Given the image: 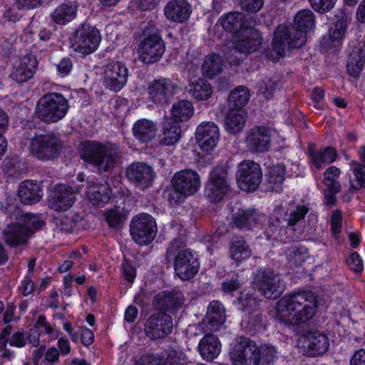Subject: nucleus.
I'll return each instance as SVG.
<instances>
[{"label":"nucleus","mask_w":365,"mask_h":365,"mask_svg":"<svg viewBox=\"0 0 365 365\" xmlns=\"http://www.w3.org/2000/svg\"><path fill=\"white\" fill-rule=\"evenodd\" d=\"M314 14L311 10L298 11L291 28L282 24L277 26L274 34L272 49L267 53V58L277 61L284 55L286 48L302 47L306 43L307 34L314 28Z\"/></svg>","instance_id":"nucleus-1"},{"label":"nucleus","mask_w":365,"mask_h":365,"mask_svg":"<svg viewBox=\"0 0 365 365\" xmlns=\"http://www.w3.org/2000/svg\"><path fill=\"white\" fill-rule=\"evenodd\" d=\"M317 309L316 296L311 292H299L284 296L277 305V318L287 324L305 323Z\"/></svg>","instance_id":"nucleus-2"},{"label":"nucleus","mask_w":365,"mask_h":365,"mask_svg":"<svg viewBox=\"0 0 365 365\" xmlns=\"http://www.w3.org/2000/svg\"><path fill=\"white\" fill-rule=\"evenodd\" d=\"M81 158L94 166L99 173L113 170L120 158L119 148L112 143L87 140L80 145Z\"/></svg>","instance_id":"nucleus-3"},{"label":"nucleus","mask_w":365,"mask_h":365,"mask_svg":"<svg viewBox=\"0 0 365 365\" xmlns=\"http://www.w3.org/2000/svg\"><path fill=\"white\" fill-rule=\"evenodd\" d=\"M165 257L168 262L174 259L175 274L182 280L193 278L199 271L200 263L184 240H173L167 248Z\"/></svg>","instance_id":"nucleus-4"},{"label":"nucleus","mask_w":365,"mask_h":365,"mask_svg":"<svg viewBox=\"0 0 365 365\" xmlns=\"http://www.w3.org/2000/svg\"><path fill=\"white\" fill-rule=\"evenodd\" d=\"M43 222L36 215L26 214L18 219V222L9 224L2 235L6 243L11 247L25 245L34 232L40 229Z\"/></svg>","instance_id":"nucleus-5"},{"label":"nucleus","mask_w":365,"mask_h":365,"mask_svg":"<svg viewBox=\"0 0 365 365\" xmlns=\"http://www.w3.org/2000/svg\"><path fill=\"white\" fill-rule=\"evenodd\" d=\"M68 107L67 100L62 95L48 93L39 99L36 115L43 122L56 123L66 115Z\"/></svg>","instance_id":"nucleus-6"},{"label":"nucleus","mask_w":365,"mask_h":365,"mask_svg":"<svg viewBox=\"0 0 365 365\" xmlns=\"http://www.w3.org/2000/svg\"><path fill=\"white\" fill-rule=\"evenodd\" d=\"M229 357L233 365H259V348L253 340L241 336L232 344Z\"/></svg>","instance_id":"nucleus-7"},{"label":"nucleus","mask_w":365,"mask_h":365,"mask_svg":"<svg viewBox=\"0 0 365 365\" xmlns=\"http://www.w3.org/2000/svg\"><path fill=\"white\" fill-rule=\"evenodd\" d=\"M200 181L199 175L192 170H182L175 174L172 179L173 190L170 192L169 200L175 202L180 200L181 196H189L195 193Z\"/></svg>","instance_id":"nucleus-8"},{"label":"nucleus","mask_w":365,"mask_h":365,"mask_svg":"<svg viewBox=\"0 0 365 365\" xmlns=\"http://www.w3.org/2000/svg\"><path fill=\"white\" fill-rule=\"evenodd\" d=\"M255 284L267 299H276L285 290V284L278 273L271 269H259L255 277Z\"/></svg>","instance_id":"nucleus-9"},{"label":"nucleus","mask_w":365,"mask_h":365,"mask_svg":"<svg viewBox=\"0 0 365 365\" xmlns=\"http://www.w3.org/2000/svg\"><path fill=\"white\" fill-rule=\"evenodd\" d=\"M155 219L149 214L142 213L133 218L130 231L133 240L139 245H148L157 234Z\"/></svg>","instance_id":"nucleus-10"},{"label":"nucleus","mask_w":365,"mask_h":365,"mask_svg":"<svg viewBox=\"0 0 365 365\" xmlns=\"http://www.w3.org/2000/svg\"><path fill=\"white\" fill-rule=\"evenodd\" d=\"M144 39L139 46L143 61L153 63L158 61L165 52V45L158 30L153 27L143 29Z\"/></svg>","instance_id":"nucleus-11"},{"label":"nucleus","mask_w":365,"mask_h":365,"mask_svg":"<svg viewBox=\"0 0 365 365\" xmlns=\"http://www.w3.org/2000/svg\"><path fill=\"white\" fill-rule=\"evenodd\" d=\"M62 148V141L54 135L34 137L29 145L30 152L40 160H53L57 158Z\"/></svg>","instance_id":"nucleus-12"},{"label":"nucleus","mask_w":365,"mask_h":365,"mask_svg":"<svg viewBox=\"0 0 365 365\" xmlns=\"http://www.w3.org/2000/svg\"><path fill=\"white\" fill-rule=\"evenodd\" d=\"M101 39L100 32L98 29L83 24L73 33L71 39L72 47L76 52L86 56L96 51Z\"/></svg>","instance_id":"nucleus-13"},{"label":"nucleus","mask_w":365,"mask_h":365,"mask_svg":"<svg viewBox=\"0 0 365 365\" xmlns=\"http://www.w3.org/2000/svg\"><path fill=\"white\" fill-rule=\"evenodd\" d=\"M236 178L241 190L255 191L262 180L261 167L253 160H245L238 165Z\"/></svg>","instance_id":"nucleus-14"},{"label":"nucleus","mask_w":365,"mask_h":365,"mask_svg":"<svg viewBox=\"0 0 365 365\" xmlns=\"http://www.w3.org/2000/svg\"><path fill=\"white\" fill-rule=\"evenodd\" d=\"M178 88V85L170 78L154 80L148 86V98L154 103L164 106L171 102Z\"/></svg>","instance_id":"nucleus-15"},{"label":"nucleus","mask_w":365,"mask_h":365,"mask_svg":"<svg viewBox=\"0 0 365 365\" xmlns=\"http://www.w3.org/2000/svg\"><path fill=\"white\" fill-rule=\"evenodd\" d=\"M271 130L264 125L254 126L249 129L244 138L247 150L251 153H262L269 150Z\"/></svg>","instance_id":"nucleus-16"},{"label":"nucleus","mask_w":365,"mask_h":365,"mask_svg":"<svg viewBox=\"0 0 365 365\" xmlns=\"http://www.w3.org/2000/svg\"><path fill=\"white\" fill-rule=\"evenodd\" d=\"M185 301L184 294L179 289H173L158 292L154 297L153 304L155 309L163 314H175L182 308Z\"/></svg>","instance_id":"nucleus-17"},{"label":"nucleus","mask_w":365,"mask_h":365,"mask_svg":"<svg viewBox=\"0 0 365 365\" xmlns=\"http://www.w3.org/2000/svg\"><path fill=\"white\" fill-rule=\"evenodd\" d=\"M298 346L304 355L315 357L327 352L329 341L324 334L313 331L302 336L299 339Z\"/></svg>","instance_id":"nucleus-18"},{"label":"nucleus","mask_w":365,"mask_h":365,"mask_svg":"<svg viewBox=\"0 0 365 365\" xmlns=\"http://www.w3.org/2000/svg\"><path fill=\"white\" fill-rule=\"evenodd\" d=\"M171 317L165 314L158 313L150 315L146 320L144 327L145 335L151 340L165 338L173 330Z\"/></svg>","instance_id":"nucleus-19"},{"label":"nucleus","mask_w":365,"mask_h":365,"mask_svg":"<svg viewBox=\"0 0 365 365\" xmlns=\"http://www.w3.org/2000/svg\"><path fill=\"white\" fill-rule=\"evenodd\" d=\"M227 171L222 167H216L210 173L205 188L207 197L212 202L220 201L229 190Z\"/></svg>","instance_id":"nucleus-20"},{"label":"nucleus","mask_w":365,"mask_h":365,"mask_svg":"<svg viewBox=\"0 0 365 365\" xmlns=\"http://www.w3.org/2000/svg\"><path fill=\"white\" fill-rule=\"evenodd\" d=\"M128 74V68L124 64L118 61L110 62L104 71V86L110 91H119L125 85Z\"/></svg>","instance_id":"nucleus-21"},{"label":"nucleus","mask_w":365,"mask_h":365,"mask_svg":"<svg viewBox=\"0 0 365 365\" xmlns=\"http://www.w3.org/2000/svg\"><path fill=\"white\" fill-rule=\"evenodd\" d=\"M126 176L136 187L144 190L152 185L153 170L144 163H133L127 169Z\"/></svg>","instance_id":"nucleus-22"},{"label":"nucleus","mask_w":365,"mask_h":365,"mask_svg":"<svg viewBox=\"0 0 365 365\" xmlns=\"http://www.w3.org/2000/svg\"><path fill=\"white\" fill-rule=\"evenodd\" d=\"M226 320L225 309L219 301H212L207 308V314L201 326L205 332L217 331Z\"/></svg>","instance_id":"nucleus-23"},{"label":"nucleus","mask_w":365,"mask_h":365,"mask_svg":"<svg viewBox=\"0 0 365 365\" xmlns=\"http://www.w3.org/2000/svg\"><path fill=\"white\" fill-rule=\"evenodd\" d=\"M195 137L199 146L204 151L212 150L220 138L219 128L214 123H201L196 129Z\"/></svg>","instance_id":"nucleus-24"},{"label":"nucleus","mask_w":365,"mask_h":365,"mask_svg":"<svg viewBox=\"0 0 365 365\" xmlns=\"http://www.w3.org/2000/svg\"><path fill=\"white\" fill-rule=\"evenodd\" d=\"M76 200L75 193L68 185H58L51 197L48 206L56 212H65L70 209Z\"/></svg>","instance_id":"nucleus-25"},{"label":"nucleus","mask_w":365,"mask_h":365,"mask_svg":"<svg viewBox=\"0 0 365 365\" xmlns=\"http://www.w3.org/2000/svg\"><path fill=\"white\" fill-rule=\"evenodd\" d=\"M262 41L257 31L252 29H246L234 43V48L242 53H253L259 48Z\"/></svg>","instance_id":"nucleus-26"},{"label":"nucleus","mask_w":365,"mask_h":365,"mask_svg":"<svg viewBox=\"0 0 365 365\" xmlns=\"http://www.w3.org/2000/svg\"><path fill=\"white\" fill-rule=\"evenodd\" d=\"M340 170L335 167L331 166L324 173V183L327 190L324 191V197L327 204L335 205L336 198V194L341 190V184L336 180L340 175Z\"/></svg>","instance_id":"nucleus-27"},{"label":"nucleus","mask_w":365,"mask_h":365,"mask_svg":"<svg viewBox=\"0 0 365 365\" xmlns=\"http://www.w3.org/2000/svg\"><path fill=\"white\" fill-rule=\"evenodd\" d=\"M191 12V6L186 0H171L165 7L167 19L178 23L187 21Z\"/></svg>","instance_id":"nucleus-28"},{"label":"nucleus","mask_w":365,"mask_h":365,"mask_svg":"<svg viewBox=\"0 0 365 365\" xmlns=\"http://www.w3.org/2000/svg\"><path fill=\"white\" fill-rule=\"evenodd\" d=\"M36 64L37 61L31 55L24 56L15 66L11 74V78L18 83L25 82L33 76Z\"/></svg>","instance_id":"nucleus-29"},{"label":"nucleus","mask_w":365,"mask_h":365,"mask_svg":"<svg viewBox=\"0 0 365 365\" xmlns=\"http://www.w3.org/2000/svg\"><path fill=\"white\" fill-rule=\"evenodd\" d=\"M197 348L201 357L209 361L220 354L221 344L216 336L207 334L200 339Z\"/></svg>","instance_id":"nucleus-30"},{"label":"nucleus","mask_w":365,"mask_h":365,"mask_svg":"<svg viewBox=\"0 0 365 365\" xmlns=\"http://www.w3.org/2000/svg\"><path fill=\"white\" fill-rule=\"evenodd\" d=\"M42 190L38 184L32 180H25L19 186L18 195L21 202L26 205L35 204L42 197Z\"/></svg>","instance_id":"nucleus-31"},{"label":"nucleus","mask_w":365,"mask_h":365,"mask_svg":"<svg viewBox=\"0 0 365 365\" xmlns=\"http://www.w3.org/2000/svg\"><path fill=\"white\" fill-rule=\"evenodd\" d=\"M259 215L253 208L240 209L232 215L233 225L240 230H250L258 223Z\"/></svg>","instance_id":"nucleus-32"},{"label":"nucleus","mask_w":365,"mask_h":365,"mask_svg":"<svg viewBox=\"0 0 365 365\" xmlns=\"http://www.w3.org/2000/svg\"><path fill=\"white\" fill-rule=\"evenodd\" d=\"M111 190L107 182L91 185L88 191L89 201L96 207H104L110 200Z\"/></svg>","instance_id":"nucleus-33"},{"label":"nucleus","mask_w":365,"mask_h":365,"mask_svg":"<svg viewBox=\"0 0 365 365\" xmlns=\"http://www.w3.org/2000/svg\"><path fill=\"white\" fill-rule=\"evenodd\" d=\"M190 95L197 101H206L212 93V87L202 78H192L187 86Z\"/></svg>","instance_id":"nucleus-34"},{"label":"nucleus","mask_w":365,"mask_h":365,"mask_svg":"<svg viewBox=\"0 0 365 365\" xmlns=\"http://www.w3.org/2000/svg\"><path fill=\"white\" fill-rule=\"evenodd\" d=\"M133 133L136 139L141 143H148L155 138L157 133L156 125L146 119L135 122L133 127Z\"/></svg>","instance_id":"nucleus-35"},{"label":"nucleus","mask_w":365,"mask_h":365,"mask_svg":"<svg viewBox=\"0 0 365 365\" xmlns=\"http://www.w3.org/2000/svg\"><path fill=\"white\" fill-rule=\"evenodd\" d=\"M246 118L247 114L243 110L232 108L225 118L226 130L233 135L240 133L245 125Z\"/></svg>","instance_id":"nucleus-36"},{"label":"nucleus","mask_w":365,"mask_h":365,"mask_svg":"<svg viewBox=\"0 0 365 365\" xmlns=\"http://www.w3.org/2000/svg\"><path fill=\"white\" fill-rule=\"evenodd\" d=\"M286 168L284 165L277 164L272 167L266 175L265 185L271 192H280L284 180Z\"/></svg>","instance_id":"nucleus-37"},{"label":"nucleus","mask_w":365,"mask_h":365,"mask_svg":"<svg viewBox=\"0 0 365 365\" xmlns=\"http://www.w3.org/2000/svg\"><path fill=\"white\" fill-rule=\"evenodd\" d=\"M76 11V2H65L56 8L51 14V18L56 24L63 25L75 19Z\"/></svg>","instance_id":"nucleus-38"},{"label":"nucleus","mask_w":365,"mask_h":365,"mask_svg":"<svg viewBox=\"0 0 365 365\" xmlns=\"http://www.w3.org/2000/svg\"><path fill=\"white\" fill-rule=\"evenodd\" d=\"M365 63V44L354 50L347 61V71L350 76L357 78L361 73Z\"/></svg>","instance_id":"nucleus-39"},{"label":"nucleus","mask_w":365,"mask_h":365,"mask_svg":"<svg viewBox=\"0 0 365 365\" xmlns=\"http://www.w3.org/2000/svg\"><path fill=\"white\" fill-rule=\"evenodd\" d=\"M224 66L222 58L215 53L207 55L202 64V73L204 76L212 78L220 74Z\"/></svg>","instance_id":"nucleus-40"},{"label":"nucleus","mask_w":365,"mask_h":365,"mask_svg":"<svg viewBox=\"0 0 365 365\" xmlns=\"http://www.w3.org/2000/svg\"><path fill=\"white\" fill-rule=\"evenodd\" d=\"M309 153L313 164L317 169L321 168L324 164L333 163L337 156L336 149L332 147H327L317 151H314L309 147Z\"/></svg>","instance_id":"nucleus-41"},{"label":"nucleus","mask_w":365,"mask_h":365,"mask_svg":"<svg viewBox=\"0 0 365 365\" xmlns=\"http://www.w3.org/2000/svg\"><path fill=\"white\" fill-rule=\"evenodd\" d=\"M181 129L178 122L173 120H167L164 123L163 138L161 144L165 145H173L180 138Z\"/></svg>","instance_id":"nucleus-42"},{"label":"nucleus","mask_w":365,"mask_h":365,"mask_svg":"<svg viewBox=\"0 0 365 365\" xmlns=\"http://www.w3.org/2000/svg\"><path fill=\"white\" fill-rule=\"evenodd\" d=\"M194 113V108L188 101H180L175 103L172 107V116L174 122L186 121Z\"/></svg>","instance_id":"nucleus-43"},{"label":"nucleus","mask_w":365,"mask_h":365,"mask_svg":"<svg viewBox=\"0 0 365 365\" xmlns=\"http://www.w3.org/2000/svg\"><path fill=\"white\" fill-rule=\"evenodd\" d=\"M158 356L163 365H185L187 363L186 354L180 349L170 348Z\"/></svg>","instance_id":"nucleus-44"},{"label":"nucleus","mask_w":365,"mask_h":365,"mask_svg":"<svg viewBox=\"0 0 365 365\" xmlns=\"http://www.w3.org/2000/svg\"><path fill=\"white\" fill-rule=\"evenodd\" d=\"M243 19V14L240 12H231L222 16L220 20V23L225 31L235 33L242 28Z\"/></svg>","instance_id":"nucleus-45"},{"label":"nucleus","mask_w":365,"mask_h":365,"mask_svg":"<svg viewBox=\"0 0 365 365\" xmlns=\"http://www.w3.org/2000/svg\"><path fill=\"white\" fill-rule=\"evenodd\" d=\"M230 255L236 262H240L251 257L252 250L245 240H237L230 245Z\"/></svg>","instance_id":"nucleus-46"},{"label":"nucleus","mask_w":365,"mask_h":365,"mask_svg":"<svg viewBox=\"0 0 365 365\" xmlns=\"http://www.w3.org/2000/svg\"><path fill=\"white\" fill-rule=\"evenodd\" d=\"M336 17L337 20L329 29V37L330 38L334 41H340L344 36L346 31V22H347V15L346 14L340 10L336 14Z\"/></svg>","instance_id":"nucleus-47"},{"label":"nucleus","mask_w":365,"mask_h":365,"mask_svg":"<svg viewBox=\"0 0 365 365\" xmlns=\"http://www.w3.org/2000/svg\"><path fill=\"white\" fill-rule=\"evenodd\" d=\"M290 267H297L305 262L309 256L308 250L304 246H293L286 252Z\"/></svg>","instance_id":"nucleus-48"},{"label":"nucleus","mask_w":365,"mask_h":365,"mask_svg":"<svg viewBox=\"0 0 365 365\" xmlns=\"http://www.w3.org/2000/svg\"><path fill=\"white\" fill-rule=\"evenodd\" d=\"M250 99L248 88L245 86H239L231 92L229 96L230 106L235 109H242Z\"/></svg>","instance_id":"nucleus-49"},{"label":"nucleus","mask_w":365,"mask_h":365,"mask_svg":"<svg viewBox=\"0 0 365 365\" xmlns=\"http://www.w3.org/2000/svg\"><path fill=\"white\" fill-rule=\"evenodd\" d=\"M350 165L354 176L353 182H351L350 189L365 188V165L356 161H351Z\"/></svg>","instance_id":"nucleus-50"},{"label":"nucleus","mask_w":365,"mask_h":365,"mask_svg":"<svg viewBox=\"0 0 365 365\" xmlns=\"http://www.w3.org/2000/svg\"><path fill=\"white\" fill-rule=\"evenodd\" d=\"M106 220L110 227L118 229L125 220V215L119 210L112 209L106 213Z\"/></svg>","instance_id":"nucleus-51"},{"label":"nucleus","mask_w":365,"mask_h":365,"mask_svg":"<svg viewBox=\"0 0 365 365\" xmlns=\"http://www.w3.org/2000/svg\"><path fill=\"white\" fill-rule=\"evenodd\" d=\"M312 9L319 13L324 14L330 11L336 0H308Z\"/></svg>","instance_id":"nucleus-52"},{"label":"nucleus","mask_w":365,"mask_h":365,"mask_svg":"<svg viewBox=\"0 0 365 365\" xmlns=\"http://www.w3.org/2000/svg\"><path fill=\"white\" fill-rule=\"evenodd\" d=\"M309 212V208L305 205L298 206L297 209L290 213L287 220L288 225L294 226L296 223L301 220L304 219L305 215Z\"/></svg>","instance_id":"nucleus-53"},{"label":"nucleus","mask_w":365,"mask_h":365,"mask_svg":"<svg viewBox=\"0 0 365 365\" xmlns=\"http://www.w3.org/2000/svg\"><path fill=\"white\" fill-rule=\"evenodd\" d=\"M260 360L262 359L263 363L269 364L277 359V351L274 346H264L259 349Z\"/></svg>","instance_id":"nucleus-54"},{"label":"nucleus","mask_w":365,"mask_h":365,"mask_svg":"<svg viewBox=\"0 0 365 365\" xmlns=\"http://www.w3.org/2000/svg\"><path fill=\"white\" fill-rule=\"evenodd\" d=\"M239 302L241 304L243 309L247 311L248 312L255 309L257 307L256 299L252 295L248 294H242L241 297L239 298Z\"/></svg>","instance_id":"nucleus-55"},{"label":"nucleus","mask_w":365,"mask_h":365,"mask_svg":"<svg viewBox=\"0 0 365 365\" xmlns=\"http://www.w3.org/2000/svg\"><path fill=\"white\" fill-rule=\"evenodd\" d=\"M241 284L239 276L234 274L230 279H226L222 283V289L225 292L230 293L238 289Z\"/></svg>","instance_id":"nucleus-56"},{"label":"nucleus","mask_w":365,"mask_h":365,"mask_svg":"<svg viewBox=\"0 0 365 365\" xmlns=\"http://www.w3.org/2000/svg\"><path fill=\"white\" fill-rule=\"evenodd\" d=\"M347 265L352 271L361 272L363 270V262L359 254L353 252L346 260Z\"/></svg>","instance_id":"nucleus-57"},{"label":"nucleus","mask_w":365,"mask_h":365,"mask_svg":"<svg viewBox=\"0 0 365 365\" xmlns=\"http://www.w3.org/2000/svg\"><path fill=\"white\" fill-rule=\"evenodd\" d=\"M240 4L242 9L256 12L262 8L263 0H240Z\"/></svg>","instance_id":"nucleus-58"},{"label":"nucleus","mask_w":365,"mask_h":365,"mask_svg":"<svg viewBox=\"0 0 365 365\" xmlns=\"http://www.w3.org/2000/svg\"><path fill=\"white\" fill-rule=\"evenodd\" d=\"M136 365H163L158 354H145L138 361Z\"/></svg>","instance_id":"nucleus-59"},{"label":"nucleus","mask_w":365,"mask_h":365,"mask_svg":"<svg viewBox=\"0 0 365 365\" xmlns=\"http://www.w3.org/2000/svg\"><path fill=\"white\" fill-rule=\"evenodd\" d=\"M26 340L27 336L24 332L16 331L12 334L9 340V344L21 348L25 346Z\"/></svg>","instance_id":"nucleus-60"},{"label":"nucleus","mask_w":365,"mask_h":365,"mask_svg":"<svg viewBox=\"0 0 365 365\" xmlns=\"http://www.w3.org/2000/svg\"><path fill=\"white\" fill-rule=\"evenodd\" d=\"M341 215L338 212H334L331 215V231L334 235H337L341 231Z\"/></svg>","instance_id":"nucleus-61"},{"label":"nucleus","mask_w":365,"mask_h":365,"mask_svg":"<svg viewBox=\"0 0 365 365\" xmlns=\"http://www.w3.org/2000/svg\"><path fill=\"white\" fill-rule=\"evenodd\" d=\"M123 275L127 281L133 282L136 277V271L133 266L130 264L127 261H125L122 264Z\"/></svg>","instance_id":"nucleus-62"},{"label":"nucleus","mask_w":365,"mask_h":365,"mask_svg":"<svg viewBox=\"0 0 365 365\" xmlns=\"http://www.w3.org/2000/svg\"><path fill=\"white\" fill-rule=\"evenodd\" d=\"M72 68V63L70 58L62 59L57 65V70L62 75H68Z\"/></svg>","instance_id":"nucleus-63"},{"label":"nucleus","mask_w":365,"mask_h":365,"mask_svg":"<svg viewBox=\"0 0 365 365\" xmlns=\"http://www.w3.org/2000/svg\"><path fill=\"white\" fill-rule=\"evenodd\" d=\"M351 365H365V351L360 349L351 359Z\"/></svg>","instance_id":"nucleus-64"}]
</instances>
